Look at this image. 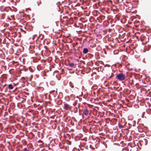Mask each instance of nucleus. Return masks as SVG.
I'll return each mask as SVG.
<instances>
[{"label": "nucleus", "mask_w": 151, "mask_h": 151, "mask_svg": "<svg viewBox=\"0 0 151 151\" xmlns=\"http://www.w3.org/2000/svg\"><path fill=\"white\" fill-rule=\"evenodd\" d=\"M36 36V35H34V37H35Z\"/></svg>", "instance_id": "nucleus-13"}, {"label": "nucleus", "mask_w": 151, "mask_h": 151, "mask_svg": "<svg viewBox=\"0 0 151 151\" xmlns=\"http://www.w3.org/2000/svg\"><path fill=\"white\" fill-rule=\"evenodd\" d=\"M151 45H148V49H150L151 48Z\"/></svg>", "instance_id": "nucleus-9"}, {"label": "nucleus", "mask_w": 151, "mask_h": 151, "mask_svg": "<svg viewBox=\"0 0 151 151\" xmlns=\"http://www.w3.org/2000/svg\"><path fill=\"white\" fill-rule=\"evenodd\" d=\"M144 52H145V50H144Z\"/></svg>", "instance_id": "nucleus-15"}, {"label": "nucleus", "mask_w": 151, "mask_h": 151, "mask_svg": "<svg viewBox=\"0 0 151 151\" xmlns=\"http://www.w3.org/2000/svg\"><path fill=\"white\" fill-rule=\"evenodd\" d=\"M138 19H139V18H139V17H138Z\"/></svg>", "instance_id": "nucleus-16"}, {"label": "nucleus", "mask_w": 151, "mask_h": 151, "mask_svg": "<svg viewBox=\"0 0 151 151\" xmlns=\"http://www.w3.org/2000/svg\"><path fill=\"white\" fill-rule=\"evenodd\" d=\"M125 19H121L120 21L121 23H124L125 22Z\"/></svg>", "instance_id": "nucleus-6"}, {"label": "nucleus", "mask_w": 151, "mask_h": 151, "mask_svg": "<svg viewBox=\"0 0 151 151\" xmlns=\"http://www.w3.org/2000/svg\"><path fill=\"white\" fill-rule=\"evenodd\" d=\"M88 49L87 48H84L83 51V52L84 54H86L88 53Z\"/></svg>", "instance_id": "nucleus-2"}, {"label": "nucleus", "mask_w": 151, "mask_h": 151, "mask_svg": "<svg viewBox=\"0 0 151 151\" xmlns=\"http://www.w3.org/2000/svg\"><path fill=\"white\" fill-rule=\"evenodd\" d=\"M65 107L67 109H68L70 108V106L68 104H65Z\"/></svg>", "instance_id": "nucleus-5"}, {"label": "nucleus", "mask_w": 151, "mask_h": 151, "mask_svg": "<svg viewBox=\"0 0 151 151\" xmlns=\"http://www.w3.org/2000/svg\"><path fill=\"white\" fill-rule=\"evenodd\" d=\"M69 19H73V18L72 17H71Z\"/></svg>", "instance_id": "nucleus-12"}, {"label": "nucleus", "mask_w": 151, "mask_h": 151, "mask_svg": "<svg viewBox=\"0 0 151 151\" xmlns=\"http://www.w3.org/2000/svg\"><path fill=\"white\" fill-rule=\"evenodd\" d=\"M74 63H71L70 64L69 66L71 67H73L74 66Z\"/></svg>", "instance_id": "nucleus-7"}, {"label": "nucleus", "mask_w": 151, "mask_h": 151, "mask_svg": "<svg viewBox=\"0 0 151 151\" xmlns=\"http://www.w3.org/2000/svg\"><path fill=\"white\" fill-rule=\"evenodd\" d=\"M8 88L9 89H12L13 88V86L11 84H9L8 86Z\"/></svg>", "instance_id": "nucleus-4"}, {"label": "nucleus", "mask_w": 151, "mask_h": 151, "mask_svg": "<svg viewBox=\"0 0 151 151\" xmlns=\"http://www.w3.org/2000/svg\"><path fill=\"white\" fill-rule=\"evenodd\" d=\"M24 151H27L26 148H24Z\"/></svg>", "instance_id": "nucleus-10"}, {"label": "nucleus", "mask_w": 151, "mask_h": 151, "mask_svg": "<svg viewBox=\"0 0 151 151\" xmlns=\"http://www.w3.org/2000/svg\"><path fill=\"white\" fill-rule=\"evenodd\" d=\"M116 78L120 81H122L124 80L125 76L124 74L120 73L117 74L116 77Z\"/></svg>", "instance_id": "nucleus-1"}, {"label": "nucleus", "mask_w": 151, "mask_h": 151, "mask_svg": "<svg viewBox=\"0 0 151 151\" xmlns=\"http://www.w3.org/2000/svg\"><path fill=\"white\" fill-rule=\"evenodd\" d=\"M71 83H70V86L71 87V88H73L74 87V86L71 84Z\"/></svg>", "instance_id": "nucleus-8"}, {"label": "nucleus", "mask_w": 151, "mask_h": 151, "mask_svg": "<svg viewBox=\"0 0 151 151\" xmlns=\"http://www.w3.org/2000/svg\"><path fill=\"white\" fill-rule=\"evenodd\" d=\"M135 18V17L134 16V17H133V18H132L131 19H134Z\"/></svg>", "instance_id": "nucleus-11"}, {"label": "nucleus", "mask_w": 151, "mask_h": 151, "mask_svg": "<svg viewBox=\"0 0 151 151\" xmlns=\"http://www.w3.org/2000/svg\"><path fill=\"white\" fill-rule=\"evenodd\" d=\"M80 19H84V18H81Z\"/></svg>", "instance_id": "nucleus-14"}, {"label": "nucleus", "mask_w": 151, "mask_h": 151, "mask_svg": "<svg viewBox=\"0 0 151 151\" xmlns=\"http://www.w3.org/2000/svg\"><path fill=\"white\" fill-rule=\"evenodd\" d=\"M83 112L85 115H87L88 114V111L87 109H85L84 110Z\"/></svg>", "instance_id": "nucleus-3"}]
</instances>
